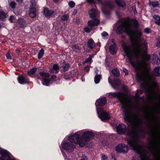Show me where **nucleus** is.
I'll use <instances>...</instances> for the list:
<instances>
[{
    "mask_svg": "<svg viewBox=\"0 0 160 160\" xmlns=\"http://www.w3.org/2000/svg\"><path fill=\"white\" fill-rule=\"evenodd\" d=\"M109 94L119 98L123 109L124 120L131 123L132 125V129L129 130L128 132L130 138L128 140V144L132 150L140 155L141 157H148L146 155L147 151L138 143L139 136L136 132L137 131L142 130V117L139 114L132 113L130 111L129 108L132 107V101L130 99L123 97L121 93H111Z\"/></svg>",
    "mask_w": 160,
    "mask_h": 160,
    "instance_id": "f257e3e1",
    "label": "nucleus"
},
{
    "mask_svg": "<svg viewBox=\"0 0 160 160\" xmlns=\"http://www.w3.org/2000/svg\"><path fill=\"white\" fill-rule=\"evenodd\" d=\"M141 36V32L137 31L136 32L134 42L132 43V45H122V54L124 57L127 56L128 58L130 63L133 67L135 66V64L132 60L143 55L142 61L140 63V66L146 69L148 67L146 62L150 60L151 57L150 55L147 54L148 49V42L145 40L142 39Z\"/></svg>",
    "mask_w": 160,
    "mask_h": 160,
    "instance_id": "f03ea898",
    "label": "nucleus"
},
{
    "mask_svg": "<svg viewBox=\"0 0 160 160\" xmlns=\"http://www.w3.org/2000/svg\"><path fill=\"white\" fill-rule=\"evenodd\" d=\"M132 25L135 27L138 26L137 21L136 20H132L130 22L125 21L121 23L118 27L117 32L118 33H122L123 32H126L129 34L130 38L132 39V43L134 42V39L136 32L137 31H140L142 35V32L140 30H133L132 29Z\"/></svg>",
    "mask_w": 160,
    "mask_h": 160,
    "instance_id": "7ed1b4c3",
    "label": "nucleus"
},
{
    "mask_svg": "<svg viewBox=\"0 0 160 160\" xmlns=\"http://www.w3.org/2000/svg\"><path fill=\"white\" fill-rule=\"evenodd\" d=\"M136 79L138 82L142 83V86L145 88L146 86L149 87L148 79L152 80V77L148 71H142L137 73Z\"/></svg>",
    "mask_w": 160,
    "mask_h": 160,
    "instance_id": "20e7f679",
    "label": "nucleus"
},
{
    "mask_svg": "<svg viewBox=\"0 0 160 160\" xmlns=\"http://www.w3.org/2000/svg\"><path fill=\"white\" fill-rule=\"evenodd\" d=\"M148 149L155 158H160V136L156 140L150 142Z\"/></svg>",
    "mask_w": 160,
    "mask_h": 160,
    "instance_id": "39448f33",
    "label": "nucleus"
},
{
    "mask_svg": "<svg viewBox=\"0 0 160 160\" xmlns=\"http://www.w3.org/2000/svg\"><path fill=\"white\" fill-rule=\"evenodd\" d=\"M89 14L90 17L93 19L88 22V25L91 27L98 25L99 23V20L97 19H93L98 16L96 11L93 9H91L89 11Z\"/></svg>",
    "mask_w": 160,
    "mask_h": 160,
    "instance_id": "423d86ee",
    "label": "nucleus"
},
{
    "mask_svg": "<svg viewBox=\"0 0 160 160\" xmlns=\"http://www.w3.org/2000/svg\"><path fill=\"white\" fill-rule=\"evenodd\" d=\"M80 135L78 133L72 135L68 138L69 140L71 142L78 144L80 147H83L84 146V142L80 138Z\"/></svg>",
    "mask_w": 160,
    "mask_h": 160,
    "instance_id": "0eeeda50",
    "label": "nucleus"
},
{
    "mask_svg": "<svg viewBox=\"0 0 160 160\" xmlns=\"http://www.w3.org/2000/svg\"><path fill=\"white\" fill-rule=\"evenodd\" d=\"M27 73L29 76L36 79H40V70L39 68H33L28 71Z\"/></svg>",
    "mask_w": 160,
    "mask_h": 160,
    "instance_id": "6e6552de",
    "label": "nucleus"
},
{
    "mask_svg": "<svg viewBox=\"0 0 160 160\" xmlns=\"http://www.w3.org/2000/svg\"><path fill=\"white\" fill-rule=\"evenodd\" d=\"M94 134L91 131H87L83 133L82 135V138L84 142V145L86 142L89 141L94 137Z\"/></svg>",
    "mask_w": 160,
    "mask_h": 160,
    "instance_id": "1a4fd4ad",
    "label": "nucleus"
},
{
    "mask_svg": "<svg viewBox=\"0 0 160 160\" xmlns=\"http://www.w3.org/2000/svg\"><path fill=\"white\" fill-rule=\"evenodd\" d=\"M142 93V91L138 89L137 91V92L136 93L135 97L134 98V102L132 101V108H129L130 109L132 108H138L139 107V96L138 94H141Z\"/></svg>",
    "mask_w": 160,
    "mask_h": 160,
    "instance_id": "9d476101",
    "label": "nucleus"
},
{
    "mask_svg": "<svg viewBox=\"0 0 160 160\" xmlns=\"http://www.w3.org/2000/svg\"><path fill=\"white\" fill-rule=\"evenodd\" d=\"M116 150L118 152L126 153L128 151V147L124 143H121L116 147Z\"/></svg>",
    "mask_w": 160,
    "mask_h": 160,
    "instance_id": "9b49d317",
    "label": "nucleus"
},
{
    "mask_svg": "<svg viewBox=\"0 0 160 160\" xmlns=\"http://www.w3.org/2000/svg\"><path fill=\"white\" fill-rule=\"evenodd\" d=\"M19 83L21 84H28L29 83V79L27 75H20L18 77Z\"/></svg>",
    "mask_w": 160,
    "mask_h": 160,
    "instance_id": "f8f14e48",
    "label": "nucleus"
},
{
    "mask_svg": "<svg viewBox=\"0 0 160 160\" xmlns=\"http://www.w3.org/2000/svg\"><path fill=\"white\" fill-rule=\"evenodd\" d=\"M0 160H11L8 152L6 150H0Z\"/></svg>",
    "mask_w": 160,
    "mask_h": 160,
    "instance_id": "ddd939ff",
    "label": "nucleus"
},
{
    "mask_svg": "<svg viewBox=\"0 0 160 160\" xmlns=\"http://www.w3.org/2000/svg\"><path fill=\"white\" fill-rule=\"evenodd\" d=\"M41 76L42 77V84L43 85L46 86L48 85L50 82V80L48 79L49 77V75L48 73L45 72H41Z\"/></svg>",
    "mask_w": 160,
    "mask_h": 160,
    "instance_id": "4468645a",
    "label": "nucleus"
},
{
    "mask_svg": "<svg viewBox=\"0 0 160 160\" xmlns=\"http://www.w3.org/2000/svg\"><path fill=\"white\" fill-rule=\"evenodd\" d=\"M127 130L126 126L123 123L119 124L117 127V131L118 133L122 134L126 132Z\"/></svg>",
    "mask_w": 160,
    "mask_h": 160,
    "instance_id": "2eb2a0df",
    "label": "nucleus"
},
{
    "mask_svg": "<svg viewBox=\"0 0 160 160\" xmlns=\"http://www.w3.org/2000/svg\"><path fill=\"white\" fill-rule=\"evenodd\" d=\"M62 146L65 150L69 152L72 151L75 148V146L69 142H63Z\"/></svg>",
    "mask_w": 160,
    "mask_h": 160,
    "instance_id": "dca6fc26",
    "label": "nucleus"
},
{
    "mask_svg": "<svg viewBox=\"0 0 160 160\" xmlns=\"http://www.w3.org/2000/svg\"><path fill=\"white\" fill-rule=\"evenodd\" d=\"M107 102V99L105 97H102L97 100L96 102V105L102 106L104 105Z\"/></svg>",
    "mask_w": 160,
    "mask_h": 160,
    "instance_id": "f3484780",
    "label": "nucleus"
},
{
    "mask_svg": "<svg viewBox=\"0 0 160 160\" xmlns=\"http://www.w3.org/2000/svg\"><path fill=\"white\" fill-rule=\"evenodd\" d=\"M99 117L102 120H104L109 119L110 115L109 113L107 112L103 111L102 112L100 115H98Z\"/></svg>",
    "mask_w": 160,
    "mask_h": 160,
    "instance_id": "a211bd4d",
    "label": "nucleus"
},
{
    "mask_svg": "<svg viewBox=\"0 0 160 160\" xmlns=\"http://www.w3.org/2000/svg\"><path fill=\"white\" fill-rule=\"evenodd\" d=\"M151 62L153 64L157 65L160 63V59L158 58L157 55L154 54L152 56Z\"/></svg>",
    "mask_w": 160,
    "mask_h": 160,
    "instance_id": "6ab92c4d",
    "label": "nucleus"
},
{
    "mask_svg": "<svg viewBox=\"0 0 160 160\" xmlns=\"http://www.w3.org/2000/svg\"><path fill=\"white\" fill-rule=\"evenodd\" d=\"M54 12L52 10H49L48 8H45L44 9L43 13L46 17L49 18Z\"/></svg>",
    "mask_w": 160,
    "mask_h": 160,
    "instance_id": "aec40b11",
    "label": "nucleus"
},
{
    "mask_svg": "<svg viewBox=\"0 0 160 160\" xmlns=\"http://www.w3.org/2000/svg\"><path fill=\"white\" fill-rule=\"evenodd\" d=\"M8 17L7 13L3 11H1L0 12V20L5 22L6 20V18Z\"/></svg>",
    "mask_w": 160,
    "mask_h": 160,
    "instance_id": "412c9836",
    "label": "nucleus"
},
{
    "mask_svg": "<svg viewBox=\"0 0 160 160\" xmlns=\"http://www.w3.org/2000/svg\"><path fill=\"white\" fill-rule=\"evenodd\" d=\"M143 112L147 116L148 118H149V117L150 116H152V117H153L152 110L150 108H145L143 111Z\"/></svg>",
    "mask_w": 160,
    "mask_h": 160,
    "instance_id": "4be33fe9",
    "label": "nucleus"
},
{
    "mask_svg": "<svg viewBox=\"0 0 160 160\" xmlns=\"http://www.w3.org/2000/svg\"><path fill=\"white\" fill-rule=\"evenodd\" d=\"M109 50L110 53L112 54H115L116 53L117 50L115 43H114V45H111L110 46Z\"/></svg>",
    "mask_w": 160,
    "mask_h": 160,
    "instance_id": "5701e85b",
    "label": "nucleus"
},
{
    "mask_svg": "<svg viewBox=\"0 0 160 160\" xmlns=\"http://www.w3.org/2000/svg\"><path fill=\"white\" fill-rule=\"evenodd\" d=\"M36 15V10L35 8H30L29 11V15L31 18L35 17Z\"/></svg>",
    "mask_w": 160,
    "mask_h": 160,
    "instance_id": "b1692460",
    "label": "nucleus"
},
{
    "mask_svg": "<svg viewBox=\"0 0 160 160\" xmlns=\"http://www.w3.org/2000/svg\"><path fill=\"white\" fill-rule=\"evenodd\" d=\"M153 74L156 76H160V67H156L153 70Z\"/></svg>",
    "mask_w": 160,
    "mask_h": 160,
    "instance_id": "393cba45",
    "label": "nucleus"
},
{
    "mask_svg": "<svg viewBox=\"0 0 160 160\" xmlns=\"http://www.w3.org/2000/svg\"><path fill=\"white\" fill-rule=\"evenodd\" d=\"M88 47L90 49L93 48L95 46L93 41L92 39H90L88 41Z\"/></svg>",
    "mask_w": 160,
    "mask_h": 160,
    "instance_id": "a878e982",
    "label": "nucleus"
},
{
    "mask_svg": "<svg viewBox=\"0 0 160 160\" xmlns=\"http://www.w3.org/2000/svg\"><path fill=\"white\" fill-rule=\"evenodd\" d=\"M59 68L57 64H54L53 65L52 68L50 69V72L51 73H54V72L56 73L57 72L55 71L58 70Z\"/></svg>",
    "mask_w": 160,
    "mask_h": 160,
    "instance_id": "bb28decb",
    "label": "nucleus"
},
{
    "mask_svg": "<svg viewBox=\"0 0 160 160\" xmlns=\"http://www.w3.org/2000/svg\"><path fill=\"white\" fill-rule=\"evenodd\" d=\"M18 21L21 28H22L25 25V22L23 18H19Z\"/></svg>",
    "mask_w": 160,
    "mask_h": 160,
    "instance_id": "cd10ccee",
    "label": "nucleus"
},
{
    "mask_svg": "<svg viewBox=\"0 0 160 160\" xmlns=\"http://www.w3.org/2000/svg\"><path fill=\"white\" fill-rule=\"evenodd\" d=\"M117 4L119 6L124 7L126 6V4L122 0H116Z\"/></svg>",
    "mask_w": 160,
    "mask_h": 160,
    "instance_id": "c85d7f7f",
    "label": "nucleus"
},
{
    "mask_svg": "<svg viewBox=\"0 0 160 160\" xmlns=\"http://www.w3.org/2000/svg\"><path fill=\"white\" fill-rule=\"evenodd\" d=\"M112 73L114 76L116 77H118L120 75L119 71L116 68H114L112 70Z\"/></svg>",
    "mask_w": 160,
    "mask_h": 160,
    "instance_id": "c756f323",
    "label": "nucleus"
},
{
    "mask_svg": "<svg viewBox=\"0 0 160 160\" xmlns=\"http://www.w3.org/2000/svg\"><path fill=\"white\" fill-rule=\"evenodd\" d=\"M153 18L155 20V23L158 25H160V17L154 15Z\"/></svg>",
    "mask_w": 160,
    "mask_h": 160,
    "instance_id": "7c9ffc66",
    "label": "nucleus"
},
{
    "mask_svg": "<svg viewBox=\"0 0 160 160\" xmlns=\"http://www.w3.org/2000/svg\"><path fill=\"white\" fill-rule=\"evenodd\" d=\"M101 78V76L100 75H97L95 76L94 78V82L96 84L98 83Z\"/></svg>",
    "mask_w": 160,
    "mask_h": 160,
    "instance_id": "2f4dec72",
    "label": "nucleus"
},
{
    "mask_svg": "<svg viewBox=\"0 0 160 160\" xmlns=\"http://www.w3.org/2000/svg\"><path fill=\"white\" fill-rule=\"evenodd\" d=\"M149 5H152L153 7H156L158 5L159 3L158 1L150 2Z\"/></svg>",
    "mask_w": 160,
    "mask_h": 160,
    "instance_id": "473e14b6",
    "label": "nucleus"
},
{
    "mask_svg": "<svg viewBox=\"0 0 160 160\" xmlns=\"http://www.w3.org/2000/svg\"><path fill=\"white\" fill-rule=\"evenodd\" d=\"M30 2L31 3V4L30 6V8H35V6L36 4V0H30Z\"/></svg>",
    "mask_w": 160,
    "mask_h": 160,
    "instance_id": "72a5a7b5",
    "label": "nucleus"
},
{
    "mask_svg": "<svg viewBox=\"0 0 160 160\" xmlns=\"http://www.w3.org/2000/svg\"><path fill=\"white\" fill-rule=\"evenodd\" d=\"M69 16L68 14L63 15L61 18V20L62 21H66L68 20Z\"/></svg>",
    "mask_w": 160,
    "mask_h": 160,
    "instance_id": "f704fd0d",
    "label": "nucleus"
},
{
    "mask_svg": "<svg viewBox=\"0 0 160 160\" xmlns=\"http://www.w3.org/2000/svg\"><path fill=\"white\" fill-rule=\"evenodd\" d=\"M69 68V66L68 64H66L64 66H63L62 70L63 71H66L68 70Z\"/></svg>",
    "mask_w": 160,
    "mask_h": 160,
    "instance_id": "c9c22d12",
    "label": "nucleus"
},
{
    "mask_svg": "<svg viewBox=\"0 0 160 160\" xmlns=\"http://www.w3.org/2000/svg\"><path fill=\"white\" fill-rule=\"evenodd\" d=\"M73 22L78 25L80 22V19L78 18L77 17L73 19Z\"/></svg>",
    "mask_w": 160,
    "mask_h": 160,
    "instance_id": "e433bc0d",
    "label": "nucleus"
},
{
    "mask_svg": "<svg viewBox=\"0 0 160 160\" xmlns=\"http://www.w3.org/2000/svg\"><path fill=\"white\" fill-rule=\"evenodd\" d=\"M16 5V3L14 1H12L10 3V6L12 9L15 8Z\"/></svg>",
    "mask_w": 160,
    "mask_h": 160,
    "instance_id": "4c0bfd02",
    "label": "nucleus"
},
{
    "mask_svg": "<svg viewBox=\"0 0 160 160\" xmlns=\"http://www.w3.org/2000/svg\"><path fill=\"white\" fill-rule=\"evenodd\" d=\"M101 160H108V156L104 154H102L101 156Z\"/></svg>",
    "mask_w": 160,
    "mask_h": 160,
    "instance_id": "58836bf2",
    "label": "nucleus"
},
{
    "mask_svg": "<svg viewBox=\"0 0 160 160\" xmlns=\"http://www.w3.org/2000/svg\"><path fill=\"white\" fill-rule=\"evenodd\" d=\"M15 18L14 16L12 15L10 16L9 19V20L11 23H13L14 22L13 21V20H14Z\"/></svg>",
    "mask_w": 160,
    "mask_h": 160,
    "instance_id": "ea45409f",
    "label": "nucleus"
},
{
    "mask_svg": "<svg viewBox=\"0 0 160 160\" xmlns=\"http://www.w3.org/2000/svg\"><path fill=\"white\" fill-rule=\"evenodd\" d=\"M114 82L117 85H118L120 84V82L118 78L115 79L114 80Z\"/></svg>",
    "mask_w": 160,
    "mask_h": 160,
    "instance_id": "a19ab883",
    "label": "nucleus"
},
{
    "mask_svg": "<svg viewBox=\"0 0 160 160\" xmlns=\"http://www.w3.org/2000/svg\"><path fill=\"white\" fill-rule=\"evenodd\" d=\"M70 7L71 8H73L74 7L75 5V3L73 1H70L68 3Z\"/></svg>",
    "mask_w": 160,
    "mask_h": 160,
    "instance_id": "79ce46f5",
    "label": "nucleus"
},
{
    "mask_svg": "<svg viewBox=\"0 0 160 160\" xmlns=\"http://www.w3.org/2000/svg\"><path fill=\"white\" fill-rule=\"evenodd\" d=\"M154 128V129H155V130H157V129H160V124H155Z\"/></svg>",
    "mask_w": 160,
    "mask_h": 160,
    "instance_id": "37998d69",
    "label": "nucleus"
},
{
    "mask_svg": "<svg viewBox=\"0 0 160 160\" xmlns=\"http://www.w3.org/2000/svg\"><path fill=\"white\" fill-rule=\"evenodd\" d=\"M92 28H89L88 27H86L84 28V31L87 32H89L92 30Z\"/></svg>",
    "mask_w": 160,
    "mask_h": 160,
    "instance_id": "c03bdc74",
    "label": "nucleus"
},
{
    "mask_svg": "<svg viewBox=\"0 0 160 160\" xmlns=\"http://www.w3.org/2000/svg\"><path fill=\"white\" fill-rule=\"evenodd\" d=\"M156 46L158 47H160V38H158L156 39Z\"/></svg>",
    "mask_w": 160,
    "mask_h": 160,
    "instance_id": "a18cd8bd",
    "label": "nucleus"
},
{
    "mask_svg": "<svg viewBox=\"0 0 160 160\" xmlns=\"http://www.w3.org/2000/svg\"><path fill=\"white\" fill-rule=\"evenodd\" d=\"M6 57L7 59H11L12 57L11 56L9 52L7 53L6 55Z\"/></svg>",
    "mask_w": 160,
    "mask_h": 160,
    "instance_id": "49530a36",
    "label": "nucleus"
},
{
    "mask_svg": "<svg viewBox=\"0 0 160 160\" xmlns=\"http://www.w3.org/2000/svg\"><path fill=\"white\" fill-rule=\"evenodd\" d=\"M104 5L105 6H108L110 7H111L112 6L110 2H105Z\"/></svg>",
    "mask_w": 160,
    "mask_h": 160,
    "instance_id": "de8ad7c7",
    "label": "nucleus"
},
{
    "mask_svg": "<svg viewBox=\"0 0 160 160\" xmlns=\"http://www.w3.org/2000/svg\"><path fill=\"white\" fill-rule=\"evenodd\" d=\"M144 31L147 33H149L150 32V29L148 28H146L145 29Z\"/></svg>",
    "mask_w": 160,
    "mask_h": 160,
    "instance_id": "09e8293b",
    "label": "nucleus"
},
{
    "mask_svg": "<svg viewBox=\"0 0 160 160\" xmlns=\"http://www.w3.org/2000/svg\"><path fill=\"white\" fill-rule=\"evenodd\" d=\"M123 71L125 72L126 75H128V70L125 68H122Z\"/></svg>",
    "mask_w": 160,
    "mask_h": 160,
    "instance_id": "8fccbe9b",
    "label": "nucleus"
},
{
    "mask_svg": "<svg viewBox=\"0 0 160 160\" xmlns=\"http://www.w3.org/2000/svg\"><path fill=\"white\" fill-rule=\"evenodd\" d=\"M92 60V58L91 57H89L85 62V63L89 62H90Z\"/></svg>",
    "mask_w": 160,
    "mask_h": 160,
    "instance_id": "3c124183",
    "label": "nucleus"
},
{
    "mask_svg": "<svg viewBox=\"0 0 160 160\" xmlns=\"http://www.w3.org/2000/svg\"><path fill=\"white\" fill-rule=\"evenodd\" d=\"M101 34H102V35L103 37H105L106 36L108 35V33L107 32H104L102 33Z\"/></svg>",
    "mask_w": 160,
    "mask_h": 160,
    "instance_id": "603ef678",
    "label": "nucleus"
},
{
    "mask_svg": "<svg viewBox=\"0 0 160 160\" xmlns=\"http://www.w3.org/2000/svg\"><path fill=\"white\" fill-rule=\"evenodd\" d=\"M78 46L77 45H74L72 46V48L73 49H78Z\"/></svg>",
    "mask_w": 160,
    "mask_h": 160,
    "instance_id": "864d4df0",
    "label": "nucleus"
},
{
    "mask_svg": "<svg viewBox=\"0 0 160 160\" xmlns=\"http://www.w3.org/2000/svg\"><path fill=\"white\" fill-rule=\"evenodd\" d=\"M108 81L109 83L111 84L112 86V80L111 78L110 77H109L108 78Z\"/></svg>",
    "mask_w": 160,
    "mask_h": 160,
    "instance_id": "5fc2aeb1",
    "label": "nucleus"
},
{
    "mask_svg": "<svg viewBox=\"0 0 160 160\" xmlns=\"http://www.w3.org/2000/svg\"><path fill=\"white\" fill-rule=\"evenodd\" d=\"M80 160H88V158L85 156L82 157Z\"/></svg>",
    "mask_w": 160,
    "mask_h": 160,
    "instance_id": "6e6d98bb",
    "label": "nucleus"
},
{
    "mask_svg": "<svg viewBox=\"0 0 160 160\" xmlns=\"http://www.w3.org/2000/svg\"><path fill=\"white\" fill-rule=\"evenodd\" d=\"M44 54V50L43 49H41V58L43 56Z\"/></svg>",
    "mask_w": 160,
    "mask_h": 160,
    "instance_id": "4d7b16f0",
    "label": "nucleus"
},
{
    "mask_svg": "<svg viewBox=\"0 0 160 160\" xmlns=\"http://www.w3.org/2000/svg\"><path fill=\"white\" fill-rule=\"evenodd\" d=\"M89 68L88 66H86L85 68H84V70L85 71H86L87 72L89 70Z\"/></svg>",
    "mask_w": 160,
    "mask_h": 160,
    "instance_id": "13d9d810",
    "label": "nucleus"
},
{
    "mask_svg": "<svg viewBox=\"0 0 160 160\" xmlns=\"http://www.w3.org/2000/svg\"><path fill=\"white\" fill-rule=\"evenodd\" d=\"M18 4H21L23 2V0H16Z\"/></svg>",
    "mask_w": 160,
    "mask_h": 160,
    "instance_id": "bf43d9fd",
    "label": "nucleus"
},
{
    "mask_svg": "<svg viewBox=\"0 0 160 160\" xmlns=\"http://www.w3.org/2000/svg\"><path fill=\"white\" fill-rule=\"evenodd\" d=\"M56 78V76L55 75H52L51 77V79L53 80H55Z\"/></svg>",
    "mask_w": 160,
    "mask_h": 160,
    "instance_id": "052dcab7",
    "label": "nucleus"
},
{
    "mask_svg": "<svg viewBox=\"0 0 160 160\" xmlns=\"http://www.w3.org/2000/svg\"><path fill=\"white\" fill-rule=\"evenodd\" d=\"M15 51H16V52L18 53H19L20 52V50H19V49H16Z\"/></svg>",
    "mask_w": 160,
    "mask_h": 160,
    "instance_id": "680f3d73",
    "label": "nucleus"
},
{
    "mask_svg": "<svg viewBox=\"0 0 160 160\" xmlns=\"http://www.w3.org/2000/svg\"><path fill=\"white\" fill-rule=\"evenodd\" d=\"M38 57L39 59H40V51L38 52Z\"/></svg>",
    "mask_w": 160,
    "mask_h": 160,
    "instance_id": "e2e57ef3",
    "label": "nucleus"
},
{
    "mask_svg": "<svg viewBox=\"0 0 160 160\" xmlns=\"http://www.w3.org/2000/svg\"><path fill=\"white\" fill-rule=\"evenodd\" d=\"M87 1L89 2V3H91L92 2L93 0H87Z\"/></svg>",
    "mask_w": 160,
    "mask_h": 160,
    "instance_id": "0e129e2a",
    "label": "nucleus"
},
{
    "mask_svg": "<svg viewBox=\"0 0 160 160\" xmlns=\"http://www.w3.org/2000/svg\"><path fill=\"white\" fill-rule=\"evenodd\" d=\"M111 159H112L113 160H116V159L115 157L114 156H112Z\"/></svg>",
    "mask_w": 160,
    "mask_h": 160,
    "instance_id": "69168bd1",
    "label": "nucleus"
},
{
    "mask_svg": "<svg viewBox=\"0 0 160 160\" xmlns=\"http://www.w3.org/2000/svg\"><path fill=\"white\" fill-rule=\"evenodd\" d=\"M7 42V40L5 39H4L3 40V41L2 42V43H4L5 42Z\"/></svg>",
    "mask_w": 160,
    "mask_h": 160,
    "instance_id": "338daca9",
    "label": "nucleus"
},
{
    "mask_svg": "<svg viewBox=\"0 0 160 160\" xmlns=\"http://www.w3.org/2000/svg\"><path fill=\"white\" fill-rule=\"evenodd\" d=\"M111 41L112 42V43H113L112 45H114V43H115L114 40L113 39H112Z\"/></svg>",
    "mask_w": 160,
    "mask_h": 160,
    "instance_id": "774afa93",
    "label": "nucleus"
}]
</instances>
